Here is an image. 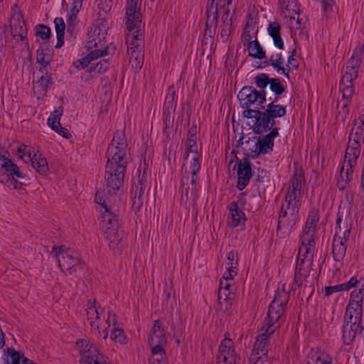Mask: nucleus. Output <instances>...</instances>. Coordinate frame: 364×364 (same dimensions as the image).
<instances>
[{"instance_id": "f257e3e1", "label": "nucleus", "mask_w": 364, "mask_h": 364, "mask_svg": "<svg viewBox=\"0 0 364 364\" xmlns=\"http://www.w3.org/2000/svg\"><path fill=\"white\" fill-rule=\"evenodd\" d=\"M127 148L124 134L116 132L107 151L105 178L109 194L115 193L123 183L127 165Z\"/></svg>"}, {"instance_id": "f03ea898", "label": "nucleus", "mask_w": 364, "mask_h": 364, "mask_svg": "<svg viewBox=\"0 0 364 364\" xmlns=\"http://www.w3.org/2000/svg\"><path fill=\"white\" fill-rule=\"evenodd\" d=\"M304 181L301 173L297 171L294 173L291 180L278 218L277 233L280 234L281 237L288 235L299 220L301 199V188Z\"/></svg>"}, {"instance_id": "7ed1b4c3", "label": "nucleus", "mask_w": 364, "mask_h": 364, "mask_svg": "<svg viewBox=\"0 0 364 364\" xmlns=\"http://www.w3.org/2000/svg\"><path fill=\"white\" fill-rule=\"evenodd\" d=\"M87 320L92 328L97 329L100 333V328H105L102 331L103 338L106 339L109 334L108 329L110 328V338L121 344L126 343L127 338L122 328L117 327L115 314L108 312L106 315L105 309L100 304L97 305L95 301H89L86 309Z\"/></svg>"}, {"instance_id": "20e7f679", "label": "nucleus", "mask_w": 364, "mask_h": 364, "mask_svg": "<svg viewBox=\"0 0 364 364\" xmlns=\"http://www.w3.org/2000/svg\"><path fill=\"white\" fill-rule=\"evenodd\" d=\"M364 141V114L359 116L353 122V127L349 134V140L344 161L340 171L342 181L348 183L352 178L353 168L357 165V160L360 155V145Z\"/></svg>"}, {"instance_id": "39448f33", "label": "nucleus", "mask_w": 364, "mask_h": 364, "mask_svg": "<svg viewBox=\"0 0 364 364\" xmlns=\"http://www.w3.org/2000/svg\"><path fill=\"white\" fill-rule=\"evenodd\" d=\"M277 100L264 105V109H249L242 112V116L253 119L252 126L255 134H261L268 132L271 129L278 128L276 119L284 117L287 113V107L277 104Z\"/></svg>"}, {"instance_id": "423d86ee", "label": "nucleus", "mask_w": 364, "mask_h": 364, "mask_svg": "<svg viewBox=\"0 0 364 364\" xmlns=\"http://www.w3.org/2000/svg\"><path fill=\"white\" fill-rule=\"evenodd\" d=\"M363 55L364 46H357L346 63L345 73L342 75L340 81V91L346 102L342 105V110H339L338 112L340 114L343 112L345 117L348 113V102L354 94L353 82L358 77Z\"/></svg>"}, {"instance_id": "0eeeda50", "label": "nucleus", "mask_w": 364, "mask_h": 364, "mask_svg": "<svg viewBox=\"0 0 364 364\" xmlns=\"http://www.w3.org/2000/svg\"><path fill=\"white\" fill-rule=\"evenodd\" d=\"M126 23L128 30L126 43L129 62L134 70H139L141 68L144 60L142 23L141 21H127Z\"/></svg>"}, {"instance_id": "6e6552de", "label": "nucleus", "mask_w": 364, "mask_h": 364, "mask_svg": "<svg viewBox=\"0 0 364 364\" xmlns=\"http://www.w3.org/2000/svg\"><path fill=\"white\" fill-rule=\"evenodd\" d=\"M301 243L299 249L295 270L294 282L298 286L309 276L311 269L315 247L314 238L301 236Z\"/></svg>"}, {"instance_id": "1a4fd4ad", "label": "nucleus", "mask_w": 364, "mask_h": 364, "mask_svg": "<svg viewBox=\"0 0 364 364\" xmlns=\"http://www.w3.org/2000/svg\"><path fill=\"white\" fill-rule=\"evenodd\" d=\"M50 254L58 261L61 270L68 274H73L84 267V262L78 253L64 245L54 246Z\"/></svg>"}, {"instance_id": "9d476101", "label": "nucleus", "mask_w": 364, "mask_h": 364, "mask_svg": "<svg viewBox=\"0 0 364 364\" xmlns=\"http://www.w3.org/2000/svg\"><path fill=\"white\" fill-rule=\"evenodd\" d=\"M108 28V23L105 17L98 18L95 21L87 33V46L89 49H106L107 53L105 55L111 53L110 50L112 52L115 50L114 46L110 48L105 44Z\"/></svg>"}, {"instance_id": "9b49d317", "label": "nucleus", "mask_w": 364, "mask_h": 364, "mask_svg": "<svg viewBox=\"0 0 364 364\" xmlns=\"http://www.w3.org/2000/svg\"><path fill=\"white\" fill-rule=\"evenodd\" d=\"M238 99L241 107L245 110L259 109L264 108L266 92L264 90L257 91L252 86L244 87L238 93Z\"/></svg>"}, {"instance_id": "f8f14e48", "label": "nucleus", "mask_w": 364, "mask_h": 364, "mask_svg": "<svg viewBox=\"0 0 364 364\" xmlns=\"http://www.w3.org/2000/svg\"><path fill=\"white\" fill-rule=\"evenodd\" d=\"M341 218L338 216L335 235L332 242V254L336 262H341L346 254V242L350 232V228L347 224L343 228L341 226Z\"/></svg>"}, {"instance_id": "ddd939ff", "label": "nucleus", "mask_w": 364, "mask_h": 364, "mask_svg": "<svg viewBox=\"0 0 364 364\" xmlns=\"http://www.w3.org/2000/svg\"><path fill=\"white\" fill-rule=\"evenodd\" d=\"M101 227L104 234L109 242L110 248L114 250L119 248L122 242L123 232L118 230V220L115 215L103 214Z\"/></svg>"}, {"instance_id": "4468645a", "label": "nucleus", "mask_w": 364, "mask_h": 364, "mask_svg": "<svg viewBox=\"0 0 364 364\" xmlns=\"http://www.w3.org/2000/svg\"><path fill=\"white\" fill-rule=\"evenodd\" d=\"M76 346L81 354L80 364H107L96 344L87 340H81L76 343Z\"/></svg>"}, {"instance_id": "2eb2a0df", "label": "nucleus", "mask_w": 364, "mask_h": 364, "mask_svg": "<svg viewBox=\"0 0 364 364\" xmlns=\"http://www.w3.org/2000/svg\"><path fill=\"white\" fill-rule=\"evenodd\" d=\"M16 178H23L24 176L19 167L8 159L0 167V183L11 189H20L22 183L18 182Z\"/></svg>"}, {"instance_id": "dca6fc26", "label": "nucleus", "mask_w": 364, "mask_h": 364, "mask_svg": "<svg viewBox=\"0 0 364 364\" xmlns=\"http://www.w3.org/2000/svg\"><path fill=\"white\" fill-rule=\"evenodd\" d=\"M17 9L18 6L15 4L13 7L14 14L11 16L10 22L11 34L14 39L23 41L27 45V28L21 13L16 11Z\"/></svg>"}, {"instance_id": "f3484780", "label": "nucleus", "mask_w": 364, "mask_h": 364, "mask_svg": "<svg viewBox=\"0 0 364 364\" xmlns=\"http://www.w3.org/2000/svg\"><path fill=\"white\" fill-rule=\"evenodd\" d=\"M217 360L218 364H237L239 358L236 355L234 343L231 339L225 338L222 341Z\"/></svg>"}, {"instance_id": "a211bd4d", "label": "nucleus", "mask_w": 364, "mask_h": 364, "mask_svg": "<svg viewBox=\"0 0 364 364\" xmlns=\"http://www.w3.org/2000/svg\"><path fill=\"white\" fill-rule=\"evenodd\" d=\"M279 128L271 129L267 134L259 139L255 145V156H257L273 151L274 140L279 136Z\"/></svg>"}, {"instance_id": "6ab92c4d", "label": "nucleus", "mask_w": 364, "mask_h": 364, "mask_svg": "<svg viewBox=\"0 0 364 364\" xmlns=\"http://www.w3.org/2000/svg\"><path fill=\"white\" fill-rule=\"evenodd\" d=\"M251 165V162L247 158H243L237 164V188L240 191L243 190L248 185L250 178L252 176Z\"/></svg>"}, {"instance_id": "aec40b11", "label": "nucleus", "mask_w": 364, "mask_h": 364, "mask_svg": "<svg viewBox=\"0 0 364 364\" xmlns=\"http://www.w3.org/2000/svg\"><path fill=\"white\" fill-rule=\"evenodd\" d=\"M284 307L271 302L265 318V325L273 329H278L284 321Z\"/></svg>"}, {"instance_id": "412c9836", "label": "nucleus", "mask_w": 364, "mask_h": 364, "mask_svg": "<svg viewBox=\"0 0 364 364\" xmlns=\"http://www.w3.org/2000/svg\"><path fill=\"white\" fill-rule=\"evenodd\" d=\"M167 342L164 329L159 320L154 321L148 339L149 345L151 347L165 346Z\"/></svg>"}, {"instance_id": "4be33fe9", "label": "nucleus", "mask_w": 364, "mask_h": 364, "mask_svg": "<svg viewBox=\"0 0 364 364\" xmlns=\"http://www.w3.org/2000/svg\"><path fill=\"white\" fill-rule=\"evenodd\" d=\"M63 113V107L60 106L58 109L54 110L49 118L48 119V124L50 128L58 132L62 136L68 139L70 136L68 130L61 127L60 123V117Z\"/></svg>"}, {"instance_id": "5701e85b", "label": "nucleus", "mask_w": 364, "mask_h": 364, "mask_svg": "<svg viewBox=\"0 0 364 364\" xmlns=\"http://www.w3.org/2000/svg\"><path fill=\"white\" fill-rule=\"evenodd\" d=\"M215 0H212L210 4L208 5L206 10L207 21L205 35L212 36L215 32L218 24V3L215 4Z\"/></svg>"}, {"instance_id": "b1692460", "label": "nucleus", "mask_w": 364, "mask_h": 364, "mask_svg": "<svg viewBox=\"0 0 364 364\" xmlns=\"http://www.w3.org/2000/svg\"><path fill=\"white\" fill-rule=\"evenodd\" d=\"M230 210V217L228 219V224L235 228L241 225H244L246 220L244 212L239 208L236 202H231L228 205Z\"/></svg>"}, {"instance_id": "393cba45", "label": "nucleus", "mask_w": 364, "mask_h": 364, "mask_svg": "<svg viewBox=\"0 0 364 364\" xmlns=\"http://www.w3.org/2000/svg\"><path fill=\"white\" fill-rule=\"evenodd\" d=\"M276 330L277 329H273V328H270L266 325L262 327L261 333L257 337L255 343L254 349L257 353H262L264 355L266 354L268 339Z\"/></svg>"}, {"instance_id": "a878e982", "label": "nucleus", "mask_w": 364, "mask_h": 364, "mask_svg": "<svg viewBox=\"0 0 364 364\" xmlns=\"http://www.w3.org/2000/svg\"><path fill=\"white\" fill-rule=\"evenodd\" d=\"M305 364H333L332 358L326 352L312 349L305 359Z\"/></svg>"}, {"instance_id": "bb28decb", "label": "nucleus", "mask_w": 364, "mask_h": 364, "mask_svg": "<svg viewBox=\"0 0 364 364\" xmlns=\"http://www.w3.org/2000/svg\"><path fill=\"white\" fill-rule=\"evenodd\" d=\"M38 80L34 83V90L43 94L46 92L48 87L51 85V77L48 74V70L45 68H41L37 73Z\"/></svg>"}, {"instance_id": "cd10ccee", "label": "nucleus", "mask_w": 364, "mask_h": 364, "mask_svg": "<svg viewBox=\"0 0 364 364\" xmlns=\"http://www.w3.org/2000/svg\"><path fill=\"white\" fill-rule=\"evenodd\" d=\"M70 11L68 15L67 19V32L70 33L71 36L75 32V26L77 25V14L79 13L82 8V3L70 1Z\"/></svg>"}, {"instance_id": "c85d7f7f", "label": "nucleus", "mask_w": 364, "mask_h": 364, "mask_svg": "<svg viewBox=\"0 0 364 364\" xmlns=\"http://www.w3.org/2000/svg\"><path fill=\"white\" fill-rule=\"evenodd\" d=\"M106 53H107V50L106 49H94L90 51L87 56L74 62L73 66L77 69L85 68L90 64L92 65V62L93 60L105 55Z\"/></svg>"}, {"instance_id": "c756f323", "label": "nucleus", "mask_w": 364, "mask_h": 364, "mask_svg": "<svg viewBox=\"0 0 364 364\" xmlns=\"http://www.w3.org/2000/svg\"><path fill=\"white\" fill-rule=\"evenodd\" d=\"M141 0H127L126 6V19L127 21H136L141 20Z\"/></svg>"}, {"instance_id": "7c9ffc66", "label": "nucleus", "mask_w": 364, "mask_h": 364, "mask_svg": "<svg viewBox=\"0 0 364 364\" xmlns=\"http://www.w3.org/2000/svg\"><path fill=\"white\" fill-rule=\"evenodd\" d=\"M33 168L41 175H47L49 172L47 159L40 153L36 152L29 159Z\"/></svg>"}, {"instance_id": "2f4dec72", "label": "nucleus", "mask_w": 364, "mask_h": 364, "mask_svg": "<svg viewBox=\"0 0 364 364\" xmlns=\"http://www.w3.org/2000/svg\"><path fill=\"white\" fill-rule=\"evenodd\" d=\"M318 221V215L316 210H312L307 219L305 227L303 230L302 237L309 238H314L316 232V227Z\"/></svg>"}, {"instance_id": "473e14b6", "label": "nucleus", "mask_w": 364, "mask_h": 364, "mask_svg": "<svg viewBox=\"0 0 364 364\" xmlns=\"http://www.w3.org/2000/svg\"><path fill=\"white\" fill-rule=\"evenodd\" d=\"M282 8L284 16L290 20H294L299 13V6L296 0H283Z\"/></svg>"}, {"instance_id": "72a5a7b5", "label": "nucleus", "mask_w": 364, "mask_h": 364, "mask_svg": "<svg viewBox=\"0 0 364 364\" xmlns=\"http://www.w3.org/2000/svg\"><path fill=\"white\" fill-rule=\"evenodd\" d=\"M269 36L273 38L274 46L279 48H284V41L281 38V26L277 22L270 23L267 28Z\"/></svg>"}, {"instance_id": "f704fd0d", "label": "nucleus", "mask_w": 364, "mask_h": 364, "mask_svg": "<svg viewBox=\"0 0 364 364\" xmlns=\"http://www.w3.org/2000/svg\"><path fill=\"white\" fill-rule=\"evenodd\" d=\"M191 166H190V171L188 173L186 171V173H187V176H184L182 178V183L183 186H184L185 183H188V181L189 180V173L191 174V183L193 186H195L196 181L197 179V173L200 168V158L195 159L191 158Z\"/></svg>"}, {"instance_id": "c9c22d12", "label": "nucleus", "mask_w": 364, "mask_h": 364, "mask_svg": "<svg viewBox=\"0 0 364 364\" xmlns=\"http://www.w3.org/2000/svg\"><path fill=\"white\" fill-rule=\"evenodd\" d=\"M164 346L151 347V356L149 364H166V355Z\"/></svg>"}, {"instance_id": "e433bc0d", "label": "nucleus", "mask_w": 364, "mask_h": 364, "mask_svg": "<svg viewBox=\"0 0 364 364\" xmlns=\"http://www.w3.org/2000/svg\"><path fill=\"white\" fill-rule=\"evenodd\" d=\"M284 63V60L282 56V54L276 53L270 56L269 63H268V64L271 65L278 73L281 72L289 78V72L287 70L288 69L283 66Z\"/></svg>"}, {"instance_id": "4c0bfd02", "label": "nucleus", "mask_w": 364, "mask_h": 364, "mask_svg": "<svg viewBox=\"0 0 364 364\" xmlns=\"http://www.w3.org/2000/svg\"><path fill=\"white\" fill-rule=\"evenodd\" d=\"M247 50L249 51V55L253 57L254 58L261 60L265 58L266 57L265 51L263 50L259 41L257 40L256 36L255 39L247 45Z\"/></svg>"}, {"instance_id": "58836bf2", "label": "nucleus", "mask_w": 364, "mask_h": 364, "mask_svg": "<svg viewBox=\"0 0 364 364\" xmlns=\"http://www.w3.org/2000/svg\"><path fill=\"white\" fill-rule=\"evenodd\" d=\"M54 23L58 39L55 48H60L64 43V34L66 26L62 18H56L54 21Z\"/></svg>"}, {"instance_id": "ea45409f", "label": "nucleus", "mask_w": 364, "mask_h": 364, "mask_svg": "<svg viewBox=\"0 0 364 364\" xmlns=\"http://www.w3.org/2000/svg\"><path fill=\"white\" fill-rule=\"evenodd\" d=\"M23 358V355L14 348H8L4 356V360L7 364H21Z\"/></svg>"}, {"instance_id": "a19ab883", "label": "nucleus", "mask_w": 364, "mask_h": 364, "mask_svg": "<svg viewBox=\"0 0 364 364\" xmlns=\"http://www.w3.org/2000/svg\"><path fill=\"white\" fill-rule=\"evenodd\" d=\"M289 298V294L287 292H286L284 289V284H283L282 289L278 288L277 290L272 303L278 304L279 306L285 309L287 304L288 303Z\"/></svg>"}, {"instance_id": "79ce46f5", "label": "nucleus", "mask_w": 364, "mask_h": 364, "mask_svg": "<svg viewBox=\"0 0 364 364\" xmlns=\"http://www.w3.org/2000/svg\"><path fill=\"white\" fill-rule=\"evenodd\" d=\"M256 31H255V28L249 23H247L241 36V40L245 46L246 44L248 45L250 42L254 41L253 37Z\"/></svg>"}, {"instance_id": "37998d69", "label": "nucleus", "mask_w": 364, "mask_h": 364, "mask_svg": "<svg viewBox=\"0 0 364 364\" xmlns=\"http://www.w3.org/2000/svg\"><path fill=\"white\" fill-rule=\"evenodd\" d=\"M97 8L100 10V18L105 17L102 13H104L105 15L107 14L112 6V1L113 0H95Z\"/></svg>"}, {"instance_id": "c03bdc74", "label": "nucleus", "mask_w": 364, "mask_h": 364, "mask_svg": "<svg viewBox=\"0 0 364 364\" xmlns=\"http://www.w3.org/2000/svg\"><path fill=\"white\" fill-rule=\"evenodd\" d=\"M109 65L110 63L108 60H101L96 64L92 63L89 68V71H95L97 73H103L108 70Z\"/></svg>"}, {"instance_id": "a18cd8bd", "label": "nucleus", "mask_w": 364, "mask_h": 364, "mask_svg": "<svg viewBox=\"0 0 364 364\" xmlns=\"http://www.w3.org/2000/svg\"><path fill=\"white\" fill-rule=\"evenodd\" d=\"M232 31V18H226L224 20V22L222 23L221 25V31L220 35L221 37L224 40H227L231 33Z\"/></svg>"}, {"instance_id": "49530a36", "label": "nucleus", "mask_w": 364, "mask_h": 364, "mask_svg": "<svg viewBox=\"0 0 364 364\" xmlns=\"http://www.w3.org/2000/svg\"><path fill=\"white\" fill-rule=\"evenodd\" d=\"M18 153L21 154V155L19 156L20 159L26 161L25 157L27 156V159L29 160L33 156V154L36 152L33 148L22 144L18 146Z\"/></svg>"}, {"instance_id": "de8ad7c7", "label": "nucleus", "mask_w": 364, "mask_h": 364, "mask_svg": "<svg viewBox=\"0 0 364 364\" xmlns=\"http://www.w3.org/2000/svg\"><path fill=\"white\" fill-rule=\"evenodd\" d=\"M270 89L277 95L282 94L285 88L279 78H272L269 82Z\"/></svg>"}, {"instance_id": "09e8293b", "label": "nucleus", "mask_w": 364, "mask_h": 364, "mask_svg": "<svg viewBox=\"0 0 364 364\" xmlns=\"http://www.w3.org/2000/svg\"><path fill=\"white\" fill-rule=\"evenodd\" d=\"M231 281L229 280H223L220 281V289L218 291V299L220 301L224 296V300H226L228 298L227 291L229 290V288L231 287Z\"/></svg>"}, {"instance_id": "8fccbe9b", "label": "nucleus", "mask_w": 364, "mask_h": 364, "mask_svg": "<svg viewBox=\"0 0 364 364\" xmlns=\"http://www.w3.org/2000/svg\"><path fill=\"white\" fill-rule=\"evenodd\" d=\"M36 35L43 40L48 39L50 36V29L47 26L39 24L36 27Z\"/></svg>"}, {"instance_id": "3c124183", "label": "nucleus", "mask_w": 364, "mask_h": 364, "mask_svg": "<svg viewBox=\"0 0 364 364\" xmlns=\"http://www.w3.org/2000/svg\"><path fill=\"white\" fill-rule=\"evenodd\" d=\"M270 80L271 79L269 77V76L264 73L259 74L255 78L257 86L260 89L265 88L269 83Z\"/></svg>"}, {"instance_id": "603ef678", "label": "nucleus", "mask_w": 364, "mask_h": 364, "mask_svg": "<svg viewBox=\"0 0 364 364\" xmlns=\"http://www.w3.org/2000/svg\"><path fill=\"white\" fill-rule=\"evenodd\" d=\"M227 271L224 273L223 279L224 280H229L232 282L234 277L236 275V272L235 269L237 267V261L236 260V262H235V266L233 265L232 263L227 264Z\"/></svg>"}, {"instance_id": "864d4df0", "label": "nucleus", "mask_w": 364, "mask_h": 364, "mask_svg": "<svg viewBox=\"0 0 364 364\" xmlns=\"http://www.w3.org/2000/svg\"><path fill=\"white\" fill-rule=\"evenodd\" d=\"M191 158H200V155L198 153V149L197 144H187L186 155L185 157L186 160Z\"/></svg>"}, {"instance_id": "5fc2aeb1", "label": "nucleus", "mask_w": 364, "mask_h": 364, "mask_svg": "<svg viewBox=\"0 0 364 364\" xmlns=\"http://www.w3.org/2000/svg\"><path fill=\"white\" fill-rule=\"evenodd\" d=\"M95 201L101 205L103 208L105 209L104 214H110V215H114L112 213V211L109 210L107 204L106 203V200L103 198V193L97 191L95 196Z\"/></svg>"}, {"instance_id": "6e6d98bb", "label": "nucleus", "mask_w": 364, "mask_h": 364, "mask_svg": "<svg viewBox=\"0 0 364 364\" xmlns=\"http://www.w3.org/2000/svg\"><path fill=\"white\" fill-rule=\"evenodd\" d=\"M359 283L360 282L358 280L357 277H353L350 279L349 281L341 284L343 288V290L348 291L351 288L356 287Z\"/></svg>"}, {"instance_id": "4d7b16f0", "label": "nucleus", "mask_w": 364, "mask_h": 364, "mask_svg": "<svg viewBox=\"0 0 364 364\" xmlns=\"http://www.w3.org/2000/svg\"><path fill=\"white\" fill-rule=\"evenodd\" d=\"M344 291L342 284H338L335 286L326 287H325V295L328 296L335 292Z\"/></svg>"}, {"instance_id": "13d9d810", "label": "nucleus", "mask_w": 364, "mask_h": 364, "mask_svg": "<svg viewBox=\"0 0 364 364\" xmlns=\"http://www.w3.org/2000/svg\"><path fill=\"white\" fill-rule=\"evenodd\" d=\"M175 98V90L173 87H169L168 94L166 97V103L169 106L172 107L174 105Z\"/></svg>"}, {"instance_id": "bf43d9fd", "label": "nucleus", "mask_w": 364, "mask_h": 364, "mask_svg": "<svg viewBox=\"0 0 364 364\" xmlns=\"http://www.w3.org/2000/svg\"><path fill=\"white\" fill-rule=\"evenodd\" d=\"M145 176V171H144V173L141 178L139 179L138 183L139 186H136V191H135V196L137 194V192L139 191V196L140 197L144 193V190L145 188V185L144 183L146 181V179H144Z\"/></svg>"}, {"instance_id": "052dcab7", "label": "nucleus", "mask_w": 364, "mask_h": 364, "mask_svg": "<svg viewBox=\"0 0 364 364\" xmlns=\"http://www.w3.org/2000/svg\"><path fill=\"white\" fill-rule=\"evenodd\" d=\"M295 50L292 51V54L289 57L287 61V68L290 69H296L298 68V63L294 58Z\"/></svg>"}, {"instance_id": "680f3d73", "label": "nucleus", "mask_w": 364, "mask_h": 364, "mask_svg": "<svg viewBox=\"0 0 364 364\" xmlns=\"http://www.w3.org/2000/svg\"><path fill=\"white\" fill-rule=\"evenodd\" d=\"M189 135L187 139V144H196V129L195 128L191 129L189 131Z\"/></svg>"}, {"instance_id": "e2e57ef3", "label": "nucleus", "mask_w": 364, "mask_h": 364, "mask_svg": "<svg viewBox=\"0 0 364 364\" xmlns=\"http://www.w3.org/2000/svg\"><path fill=\"white\" fill-rule=\"evenodd\" d=\"M37 62L43 65L42 68H45V70H47V66L49 64V61L45 59V57L43 55V53L38 55Z\"/></svg>"}, {"instance_id": "0e129e2a", "label": "nucleus", "mask_w": 364, "mask_h": 364, "mask_svg": "<svg viewBox=\"0 0 364 364\" xmlns=\"http://www.w3.org/2000/svg\"><path fill=\"white\" fill-rule=\"evenodd\" d=\"M302 19L299 18V14L298 16H296V18L294 20H291V25L293 28L298 29L300 28L301 24Z\"/></svg>"}, {"instance_id": "69168bd1", "label": "nucleus", "mask_w": 364, "mask_h": 364, "mask_svg": "<svg viewBox=\"0 0 364 364\" xmlns=\"http://www.w3.org/2000/svg\"><path fill=\"white\" fill-rule=\"evenodd\" d=\"M235 257H237V253L233 251L230 252L228 255V259L230 261V262H228V264L232 263L233 265L235 266V263L233 262V260L235 259Z\"/></svg>"}, {"instance_id": "338daca9", "label": "nucleus", "mask_w": 364, "mask_h": 364, "mask_svg": "<svg viewBox=\"0 0 364 364\" xmlns=\"http://www.w3.org/2000/svg\"><path fill=\"white\" fill-rule=\"evenodd\" d=\"M9 158L5 154L0 153V167L2 166V164L4 163Z\"/></svg>"}, {"instance_id": "774afa93", "label": "nucleus", "mask_w": 364, "mask_h": 364, "mask_svg": "<svg viewBox=\"0 0 364 364\" xmlns=\"http://www.w3.org/2000/svg\"><path fill=\"white\" fill-rule=\"evenodd\" d=\"M225 17L226 18H230V10L229 9H226L224 11V13L223 14V16H222V21L224 22V20L225 19Z\"/></svg>"}]
</instances>
